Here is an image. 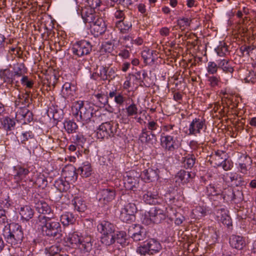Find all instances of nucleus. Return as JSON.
Wrapping results in <instances>:
<instances>
[{"label": "nucleus", "instance_id": "obj_61", "mask_svg": "<svg viewBox=\"0 0 256 256\" xmlns=\"http://www.w3.org/2000/svg\"><path fill=\"white\" fill-rule=\"evenodd\" d=\"M20 82L23 86H25L28 88H31L34 85L32 80H29L28 76H24L20 79Z\"/></svg>", "mask_w": 256, "mask_h": 256}, {"label": "nucleus", "instance_id": "obj_63", "mask_svg": "<svg viewBox=\"0 0 256 256\" xmlns=\"http://www.w3.org/2000/svg\"><path fill=\"white\" fill-rule=\"evenodd\" d=\"M233 190L231 188L224 189L222 193L223 198L226 201H230L232 195Z\"/></svg>", "mask_w": 256, "mask_h": 256}, {"label": "nucleus", "instance_id": "obj_16", "mask_svg": "<svg viewBox=\"0 0 256 256\" xmlns=\"http://www.w3.org/2000/svg\"><path fill=\"white\" fill-rule=\"evenodd\" d=\"M144 201L149 204H156L159 203L160 196L156 192L144 191L142 196Z\"/></svg>", "mask_w": 256, "mask_h": 256}, {"label": "nucleus", "instance_id": "obj_40", "mask_svg": "<svg viewBox=\"0 0 256 256\" xmlns=\"http://www.w3.org/2000/svg\"><path fill=\"white\" fill-rule=\"evenodd\" d=\"M62 175L65 178L70 180H72L76 178V170L72 166L66 168L62 170Z\"/></svg>", "mask_w": 256, "mask_h": 256}, {"label": "nucleus", "instance_id": "obj_26", "mask_svg": "<svg viewBox=\"0 0 256 256\" xmlns=\"http://www.w3.org/2000/svg\"><path fill=\"white\" fill-rule=\"evenodd\" d=\"M35 208L40 214H42L50 215L52 212L50 206L44 200H39L36 203Z\"/></svg>", "mask_w": 256, "mask_h": 256}, {"label": "nucleus", "instance_id": "obj_34", "mask_svg": "<svg viewBox=\"0 0 256 256\" xmlns=\"http://www.w3.org/2000/svg\"><path fill=\"white\" fill-rule=\"evenodd\" d=\"M26 73V67L24 64H17L14 68L13 76L18 80L17 78L24 76Z\"/></svg>", "mask_w": 256, "mask_h": 256}, {"label": "nucleus", "instance_id": "obj_28", "mask_svg": "<svg viewBox=\"0 0 256 256\" xmlns=\"http://www.w3.org/2000/svg\"><path fill=\"white\" fill-rule=\"evenodd\" d=\"M100 241L106 246H110L114 244L116 241L115 232L102 234Z\"/></svg>", "mask_w": 256, "mask_h": 256}, {"label": "nucleus", "instance_id": "obj_52", "mask_svg": "<svg viewBox=\"0 0 256 256\" xmlns=\"http://www.w3.org/2000/svg\"><path fill=\"white\" fill-rule=\"evenodd\" d=\"M243 199V194L242 191L239 190H234L232 195L230 199V202H239Z\"/></svg>", "mask_w": 256, "mask_h": 256}, {"label": "nucleus", "instance_id": "obj_64", "mask_svg": "<svg viewBox=\"0 0 256 256\" xmlns=\"http://www.w3.org/2000/svg\"><path fill=\"white\" fill-rule=\"evenodd\" d=\"M136 252L141 255H146V254H149V250L147 246V242L138 247Z\"/></svg>", "mask_w": 256, "mask_h": 256}, {"label": "nucleus", "instance_id": "obj_2", "mask_svg": "<svg viewBox=\"0 0 256 256\" xmlns=\"http://www.w3.org/2000/svg\"><path fill=\"white\" fill-rule=\"evenodd\" d=\"M36 224L38 227L41 228L44 236L55 238L60 234V224L52 217L40 214L38 216Z\"/></svg>", "mask_w": 256, "mask_h": 256}, {"label": "nucleus", "instance_id": "obj_27", "mask_svg": "<svg viewBox=\"0 0 256 256\" xmlns=\"http://www.w3.org/2000/svg\"><path fill=\"white\" fill-rule=\"evenodd\" d=\"M19 213L22 219L28 221L33 217L34 212L30 206H25L20 207Z\"/></svg>", "mask_w": 256, "mask_h": 256}, {"label": "nucleus", "instance_id": "obj_29", "mask_svg": "<svg viewBox=\"0 0 256 256\" xmlns=\"http://www.w3.org/2000/svg\"><path fill=\"white\" fill-rule=\"evenodd\" d=\"M147 242V246L149 250V254H154L158 252L162 248L160 242L154 239H151Z\"/></svg>", "mask_w": 256, "mask_h": 256}, {"label": "nucleus", "instance_id": "obj_62", "mask_svg": "<svg viewBox=\"0 0 256 256\" xmlns=\"http://www.w3.org/2000/svg\"><path fill=\"white\" fill-rule=\"evenodd\" d=\"M256 80V72L249 71L246 77L244 78V80L246 82L254 83Z\"/></svg>", "mask_w": 256, "mask_h": 256}, {"label": "nucleus", "instance_id": "obj_13", "mask_svg": "<svg viewBox=\"0 0 256 256\" xmlns=\"http://www.w3.org/2000/svg\"><path fill=\"white\" fill-rule=\"evenodd\" d=\"M91 32L95 36L102 34L106 30V26L104 20L99 16L90 24Z\"/></svg>", "mask_w": 256, "mask_h": 256}, {"label": "nucleus", "instance_id": "obj_23", "mask_svg": "<svg viewBox=\"0 0 256 256\" xmlns=\"http://www.w3.org/2000/svg\"><path fill=\"white\" fill-rule=\"evenodd\" d=\"M62 94L64 98L74 99L75 94V87L70 83L66 82L62 86Z\"/></svg>", "mask_w": 256, "mask_h": 256}, {"label": "nucleus", "instance_id": "obj_58", "mask_svg": "<svg viewBox=\"0 0 256 256\" xmlns=\"http://www.w3.org/2000/svg\"><path fill=\"white\" fill-rule=\"evenodd\" d=\"M146 74L145 72H143L142 74V72H138L134 74H132L130 76L133 80H136L138 82H142L145 78Z\"/></svg>", "mask_w": 256, "mask_h": 256}, {"label": "nucleus", "instance_id": "obj_38", "mask_svg": "<svg viewBox=\"0 0 256 256\" xmlns=\"http://www.w3.org/2000/svg\"><path fill=\"white\" fill-rule=\"evenodd\" d=\"M207 210L206 207L198 206L192 210V213L196 218H200L204 216L206 214Z\"/></svg>", "mask_w": 256, "mask_h": 256}, {"label": "nucleus", "instance_id": "obj_24", "mask_svg": "<svg viewBox=\"0 0 256 256\" xmlns=\"http://www.w3.org/2000/svg\"><path fill=\"white\" fill-rule=\"evenodd\" d=\"M77 172L83 178L89 177L92 173L90 164L88 162H83L78 168Z\"/></svg>", "mask_w": 256, "mask_h": 256}, {"label": "nucleus", "instance_id": "obj_41", "mask_svg": "<svg viewBox=\"0 0 256 256\" xmlns=\"http://www.w3.org/2000/svg\"><path fill=\"white\" fill-rule=\"evenodd\" d=\"M208 84L211 88H215L220 86L221 84L220 78L219 76H207Z\"/></svg>", "mask_w": 256, "mask_h": 256}, {"label": "nucleus", "instance_id": "obj_10", "mask_svg": "<svg viewBox=\"0 0 256 256\" xmlns=\"http://www.w3.org/2000/svg\"><path fill=\"white\" fill-rule=\"evenodd\" d=\"M96 76L94 79L96 80L99 78L102 80H108L114 79L116 77V70L114 68H110L106 66H101L95 74H93L92 76Z\"/></svg>", "mask_w": 256, "mask_h": 256}, {"label": "nucleus", "instance_id": "obj_21", "mask_svg": "<svg viewBox=\"0 0 256 256\" xmlns=\"http://www.w3.org/2000/svg\"><path fill=\"white\" fill-rule=\"evenodd\" d=\"M230 244L233 248L242 250L246 246V242L243 237L232 235L230 238Z\"/></svg>", "mask_w": 256, "mask_h": 256}, {"label": "nucleus", "instance_id": "obj_8", "mask_svg": "<svg viewBox=\"0 0 256 256\" xmlns=\"http://www.w3.org/2000/svg\"><path fill=\"white\" fill-rule=\"evenodd\" d=\"M92 50V45L90 42L85 40L77 42L74 44L72 48L73 54L78 57L88 55Z\"/></svg>", "mask_w": 256, "mask_h": 256}, {"label": "nucleus", "instance_id": "obj_35", "mask_svg": "<svg viewBox=\"0 0 256 256\" xmlns=\"http://www.w3.org/2000/svg\"><path fill=\"white\" fill-rule=\"evenodd\" d=\"M132 24L130 22H127L123 20V21H118L116 22V28L120 32L125 34L128 32L131 28Z\"/></svg>", "mask_w": 256, "mask_h": 256}, {"label": "nucleus", "instance_id": "obj_48", "mask_svg": "<svg viewBox=\"0 0 256 256\" xmlns=\"http://www.w3.org/2000/svg\"><path fill=\"white\" fill-rule=\"evenodd\" d=\"M218 68H219V66L217 62L216 63L214 62H209L208 63L206 70L208 74L213 75L216 74Z\"/></svg>", "mask_w": 256, "mask_h": 256}, {"label": "nucleus", "instance_id": "obj_39", "mask_svg": "<svg viewBox=\"0 0 256 256\" xmlns=\"http://www.w3.org/2000/svg\"><path fill=\"white\" fill-rule=\"evenodd\" d=\"M83 236H79L78 233L74 232L70 234L68 238V241L73 246L78 247Z\"/></svg>", "mask_w": 256, "mask_h": 256}, {"label": "nucleus", "instance_id": "obj_54", "mask_svg": "<svg viewBox=\"0 0 256 256\" xmlns=\"http://www.w3.org/2000/svg\"><path fill=\"white\" fill-rule=\"evenodd\" d=\"M34 137V134L32 132H22L19 136V138L22 144H26V142L29 139L32 138Z\"/></svg>", "mask_w": 256, "mask_h": 256}, {"label": "nucleus", "instance_id": "obj_53", "mask_svg": "<svg viewBox=\"0 0 256 256\" xmlns=\"http://www.w3.org/2000/svg\"><path fill=\"white\" fill-rule=\"evenodd\" d=\"M72 140L74 144L82 147V145L86 141V138L82 134H78L76 136H72Z\"/></svg>", "mask_w": 256, "mask_h": 256}, {"label": "nucleus", "instance_id": "obj_33", "mask_svg": "<svg viewBox=\"0 0 256 256\" xmlns=\"http://www.w3.org/2000/svg\"><path fill=\"white\" fill-rule=\"evenodd\" d=\"M142 176L146 182H148L152 181L154 178H156L158 174L155 170L148 168L142 172Z\"/></svg>", "mask_w": 256, "mask_h": 256}, {"label": "nucleus", "instance_id": "obj_18", "mask_svg": "<svg viewBox=\"0 0 256 256\" xmlns=\"http://www.w3.org/2000/svg\"><path fill=\"white\" fill-rule=\"evenodd\" d=\"M224 176H226L225 178L226 180H228V182H230L236 186H243L246 184L245 181L241 176L236 172L226 173Z\"/></svg>", "mask_w": 256, "mask_h": 256}, {"label": "nucleus", "instance_id": "obj_12", "mask_svg": "<svg viewBox=\"0 0 256 256\" xmlns=\"http://www.w3.org/2000/svg\"><path fill=\"white\" fill-rule=\"evenodd\" d=\"M116 196L115 190L112 188L100 190L97 194L98 200L104 204H107L114 199Z\"/></svg>", "mask_w": 256, "mask_h": 256}, {"label": "nucleus", "instance_id": "obj_6", "mask_svg": "<svg viewBox=\"0 0 256 256\" xmlns=\"http://www.w3.org/2000/svg\"><path fill=\"white\" fill-rule=\"evenodd\" d=\"M118 125L114 121L102 123L97 129L96 136L98 138H108L117 134Z\"/></svg>", "mask_w": 256, "mask_h": 256}, {"label": "nucleus", "instance_id": "obj_15", "mask_svg": "<svg viewBox=\"0 0 256 256\" xmlns=\"http://www.w3.org/2000/svg\"><path fill=\"white\" fill-rule=\"evenodd\" d=\"M82 18L85 23L92 24L98 16L92 8L89 7L82 8L80 12Z\"/></svg>", "mask_w": 256, "mask_h": 256}, {"label": "nucleus", "instance_id": "obj_25", "mask_svg": "<svg viewBox=\"0 0 256 256\" xmlns=\"http://www.w3.org/2000/svg\"><path fill=\"white\" fill-rule=\"evenodd\" d=\"M108 97L112 98L114 97V102L119 106H122L126 100V97L122 92H118L116 89L110 91Z\"/></svg>", "mask_w": 256, "mask_h": 256}, {"label": "nucleus", "instance_id": "obj_20", "mask_svg": "<svg viewBox=\"0 0 256 256\" xmlns=\"http://www.w3.org/2000/svg\"><path fill=\"white\" fill-rule=\"evenodd\" d=\"M98 230L102 234L115 232V226L114 224L106 221L100 222L97 226Z\"/></svg>", "mask_w": 256, "mask_h": 256}, {"label": "nucleus", "instance_id": "obj_47", "mask_svg": "<svg viewBox=\"0 0 256 256\" xmlns=\"http://www.w3.org/2000/svg\"><path fill=\"white\" fill-rule=\"evenodd\" d=\"M114 50V44L110 42H106L102 43L101 48L100 50V52L102 54H104V53H110Z\"/></svg>", "mask_w": 256, "mask_h": 256}, {"label": "nucleus", "instance_id": "obj_49", "mask_svg": "<svg viewBox=\"0 0 256 256\" xmlns=\"http://www.w3.org/2000/svg\"><path fill=\"white\" fill-rule=\"evenodd\" d=\"M46 250L51 256H58L61 248L57 244L52 245L48 248H46Z\"/></svg>", "mask_w": 256, "mask_h": 256}, {"label": "nucleus", "instance_id": "obj_11", "mask_svg": "<svg viewBox=\"0 0 256 256\" xmlns=\"http://www.w3.org/2000/svg\"><path fill=\"white\" fill-rule=\"evenodd\" d=\"M0 78L4 82L10 84H15V86L10 91V94L12 96H14V94H16V92L18 90V80H16V78H14L12 72L9 68L0 70Z\"/></svg>", "mask_w": 256, "mask_h": 256}, {"label": "nucleus", "instance_id": "obj_14", "mask_svg": "<svg viewBox=\"0 0 256 256\" xmlns=\"http://www.w3.org/2000/svg\"><path fill=\"white\" fill-rule=\"evenodd\" d=\"M29 172L28 168L24 165L18 164L13 168V176L16 182L24 180Z\"/></svg>", "mask_w": 256, "mask_h": 256}, {"label": "nucleus", "instance_id": "obj_32", "mask_svg": "<svg viewBox=\"0 0 256 256\" xmlns=\"http://www.w3.org/2000/svg\"><path fill=\"white\" fill-rule=\"evenodd\" d=\"M72 204L74 210L79 212H84L86 209L84 201L80 198L76 197L72 200Z\"/></svg>", "mask_w": 256, "mask_h": 256}, {"label": "nucleus", "instance_id": "obj_3", "mask_svg": "<svg viewBox=\"0 0 256 256\" xmlns=\"http://www.w3.org/2000/svg\"><path fill=\"white\" fill-rule=\"evenodd\" d=\"M4 236L6 242L12 246L20 244L24 238L22 226L18 224L12 222L4 228Z\"/></svg>", "mask_w": 256, "mask_h": 256}, {"label": "nucleus", "instance_id": "obj_17", "mask_svg": "<svg viewBox=\"0 0 256 256\" xmlns=\"http://www.w3.org/2000/svg\"><path fill=\"white\" fill-rule=\"evenodd\" d=\"M78 248L83 252H88L92 249L94 240L90 236H83Z\"/></svg>", "mask_w": 256, "mask_h": 256}, {"label": "nucleus", "instance_id": "obj_4", "mask_svg": "<svg viewBox=\"0 0 256 256\" xmlns=\"http://www.w3.org/2000/svg\"><path fill=\"white\" fill-rule=\"evenodd\" d=\"M72 110L73 115L83 124H87L92 116V108L88 104H84L82 101L75 102Z\"/></svg>", "mask_w": 256, "mask_h": 256}, {"label": "nucleus", "instance_id": "obj_1", "mask_svg": "<svg viewBox=\"0 0 256 256\" xmlns=\"http://www.w3.org/2000/svg\"><path fill=\"white\" fill-rule=\"evenodd\" d=\"M170 210L173 211V208H168L167 204H166L152 207L148 212H145L142 222L147 225L152 223L160 224L166 217L172 216Z\"/></svg>", "mask_w": 256, "mask_h": 256}, {"label": "nucleus", "instance_id": "obj_36", "mask_svg": "<svg viewBox=\"0 0 256 256\" xmlns=\"http://www.w3.org/2000/svg\"><path fill=\"white\" fill-rule=\"evenodd\" d=\"M54 186L57 190L62 192H66L68 189L69 184L62 179H58L54 182Z\"/></svg>", "mask_w": 256, "mask_h": 256}, {"label": "nucleus", "instance_id": "obj_37", "mask_svg": "<svg viewBox=\"0 0 256 256\" xmlns=\"http://www.w3.org/2000/svg\"><path fill=\"white\" fill-rule=\"evenodd\" d=\"M64 126L66 131L68 134L76 132L78 128L76 124L70 120H65L64 122Z\"/></svg>", "mask_w": 256, "mask_h": 256}, {"label": "nucleus", "instance_id": "obj_57", "mask_svg": "<svg viewBox=\"0 0 256 256\" xmlns=\"http://www.w3.org/2000/svg\"><path fill=\"white\" fill-rule=\"evenodd\" d=\"M220 192L221 190H218L213 184H210L206 187V192L208 196L218 195Z\"/></svg>", "mask_w": 256, "mask_h": 256}, {"label": "nucleus", "instance_id": "obj_51", "mask_svg": "<svg viewBox=\"0 0 256 256\" xmlns=\"http://www.w3.org/2000/svg\"><path fill=\"white\" fill-rule=\"evenodd\" d=\"M218 166H222L224 170H229L233 166L232 162L230 160L224 158L222 162L216 164Z\"/></svg>", "mask_w": 256, "mask_h": 256}, {"label": "nucleus", "instance_id": "obj_22", "mask_svg": "<svg viewBox=\"0 0 256 256\" xmlns=\"http://www.w3.org/2000/svg\"><path fill=\"white\" fill-rule=\"evenodd\" d=\"M219 68L222 70L224 73L232 74L234 71L232 62L227 59L219 60H217Z\"/></svg>", "mask_w": 256, "mask_h": 256}, {"label": "nucleus", "instance_id": "obj_46", "mask_svg": "<svg viewBox=\"0 0 256 256\" xmlns=\"http://www.w3.org/2000/svg\"><path fill=\"white\" fill-rule=\"evenodd\" d=\"M126 112L130 116H135L138 113V108L136 104L132 102L124 109Z\"/></svg>", "mask_w": 256, "mask_h": 256}, {"label": "nucleus", "instance_id": "obj_56", "mask_svg": "<svg viewBox=\"0 0 256 256\" xmlns=\"http://www.w3.org/2000/svg\"><path fill=\"white\" fill-rule=\"evenodd\" d=\"M143 232L144 229L140 225H132L128 230V234L130 236H133V232L140 234Z\"/></svg>", "mask_w": 256, "mask_h": 256}, {"label": "nucleus", "instance_id": "obj_9", "mask_svg": "<svg viewBox=\"0 0 256 256\" xmlns=\"http://www.w3.org/2000/svg\"><path fill=\"white\" fill-rule=\"evenodd\" d=\"M206 128V120L203 118H196L192 120L189 125L188 134L196 136L202 132H205Z\"/></svg>", "mask_w": 256, "mask_h": 256}, {"label": "nucleus", "instance_id": "obj_43", "mask_svg": "<svg viewBox=\"0 0 256 256\" xmlns=\"http://www.w3.org/2000/svg\"><path fill=\"white\" fill-rule=\"evenodd\" d=\"M2 122L4 128L6 131H10L14 128L15 122L10 118H5Z\"/></svg>", "mask_w": 256, "mask_h": 256}, {"label": "nucleus", "instance_id": "obj_7", "mask_svg": "<svg viewBox=\"0 0 256 256\" xmlns=\"http://www.w3.org/2000/svg\"><path fill=\"white\" fill-rule=\"evenodd\" d=\"M136 207L134 203H128L125 205L120 210V218L123 222L130 223L135 220V214Z\"/></svg>", "mask_w": 256, "mask_h": 256}, {"label": "nucleus", "instance_id": "obj_45", "mask_svg": "<svg viewBox=\"0 0 256 256\" xmlns=\"http://www.w3.org/2000/svg\"><path fill=\"white\" fill-rule=\"evenodd\" d=\"M196 158L193 155H188L184 160L183 164L186 168H190L193 167L195 164Z\"/></svg>", "mask_w": 256, "mask_h": 256}, {"label": "nucleus", "instance_id": "obj_31", "mask_svg": "<svg viewBox=\"0 0 256 256\" xmlns=\"http://www.w3.org/2000/svg\"><path fill=\"white\" fill-rule=\"evenodd\" d=\"M191 174L184 170H180L175 176L176 182L181 183L182 184L188 183L190 182Z\"/></svg>", "mask_w": 256, "mask_h": 256}, {"label": "nucleus", "instance_id": "obj_30", "mask_svg": "<svg viewBox=\"0 0 256 256\" xmlns=\"http://www.w3.org/2000/svg\"><path fill=\"white\" fill-rule=\"evenodd\" d=\"M60 222L64 226L73 224L76 221L74 215L70 212H65L60 216Z\"/></svg>", "mask_w": 256, "mask_h": 256}, {"label": "nucleus", "instance_id": "obj_5", "mask_svg": "<svg viewBox=\"0 0 256 256\" xmlns=\"http://www.w3.org/2000/svg\"><path fill=\"white\" fill-rule=\"evenodd\" d=\"M160 145L166 153L173 154L181 146V140L178 130L174 131L170 134L162 136Z\"/></svg>", "mask_w": 256, "mask_h": 256}, {"label": "nucleus", "instance_id": "obj_50", "mask_svg": "<svg viewBox=\"0 0 256 256\" xmlns=\"http://www.w3.org/2000/svg\"><path fill=\"white\" fill-rule=\"evenodd\" d=\"M150 135V134H149V132L146 128L142 129L139 136V140L142 143L148 142L151 140Z\"/></svg>", "mask_w": 256, "mask_h": 256}, {"label": "nucleus", "instance_id": "obj_60", "mask_svg": "<svg viewBox=\"0 0 256 256\" xmlns=\"http://www.w3.org/2000/svg\"><path fill=\"white\" fill-rule=\"evenodd\" d=\"M178 25L181 30H184L186 26L190 24V20L188 18H180L177 21Z\"/></svg>", "mask_w": 256, "mask_h": 256}, {"label": "nucleus", "instance_id": "obj_42", "mask_svg": "<svg viewBox=\"0 0 256 256\" xmlns=\"http://www.w3.org/2000/svg\"><path fill=\"white\" fill-rule=\"evenodd\" d=\"M32 116V112L27 108L20 109L18 111L16 114V118L22 119L26 118V117H28V120H30V119H32L31 118Z\"/></svg>", "mask_w": 256, "mask_h": 256}, {"label": "nucleus", "instance_id": "obj_19", "mask_svg": "<svg viewBox=\"0 0 256 256\" xmlns=\"http://www.w3.org/2000/svg\"><path fill=\"white\" fill-rule=\"evenodd\" d=\"M218 220L227 226L232 225V222L230 216L227 214V210L224 208L218 210L216 212Z\"/></svg>", "mask_w": 256, "mask_h": 256}, {"label": "nucleus", "instance_id": "obj_59", "mask_svg": "<svg viewBox=\"0 0 256 256\" xmlns=\"http://www.w3.org/2000/svg\"><path fill=\"white\" fill-rule=\"evenodd\" d=\"M35 182L39 187L45 186L47 185V180L44 174H39Z\"/></svg>", "mask_w": 256, "mask_h": 256}, {"label": "nucleus", "instance_id": "obj_55", "mask_svg": "<svg viewBox=\"0 0 256 256\" xmlns=\"http://www.w3.org/2000/svg\"><path fill=\"white\" fill-rule=\"evenodd\" d=\"M148 129L150 132V134L152 137L155 136L154 134V131L156 130L158 128V123L154 120L148 121L146 124Z\"/></svg>", "mask_w": 256, "mask_h": 256}, {"label": "nucleus", "instance_id": "obj_44", "mask_svg": "<svg viewBox=\"0 0 256 256\" xmlns=\"http://www.w3.org/2000/svg\"><path fill=\"white\" fill-rule=\"evenodd\" d=\"M130 116L126 112L124 108L122 109L120 112L118 118H120V122L124 124H128L130 122Z\"/></svg>", "mask_w": 256, "mask_h": 256}]
</instances>
